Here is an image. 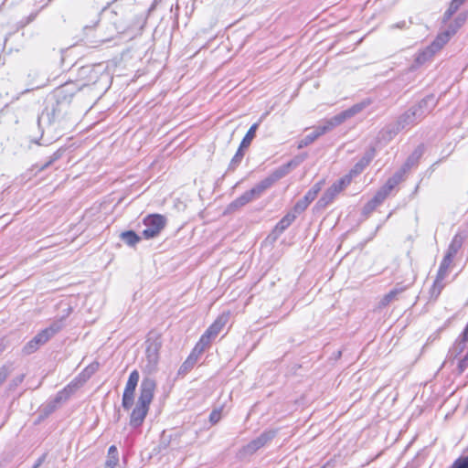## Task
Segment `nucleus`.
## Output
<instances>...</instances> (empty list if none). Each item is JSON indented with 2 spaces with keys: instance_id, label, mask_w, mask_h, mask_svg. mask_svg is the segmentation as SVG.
<instances>
[{
  "instance_id": "nucleus-1",
  "label": "nucleus",
  "mask_w": 468,
  "mask_h": 468,
  "mask_svg": "<svg viewBox=\"0 0 468 468\" xmlns=\"http://www.w3.org/2000/svg\"><path fill=\"white\" fill-rule=\"evenodd\" d=\"M100 73L94 66L81 67L78 71V80L69 81L56 88L51 94L49 105L38 117V122L47 119L49 124L60 121L69 113V106L74 95L83 88L96 84Z\"/></svg>"
},
{
  "instance_id": "nucleus-2",
  "label": "nucleus",
  "mask_w": 468,
  "mask_h": 468,
  "mask_svg": "<svg viewBox=\"0 0 468 468\" xmlns=\"http://www.w3.org/2000/svg\"><path fill=\"white\" fill-rule=\"evenodd\" d=\"M437 105V99L433 94H429L418 103L410 106L401 113L396 122L388 124L384 132L391 139L394 135L403 130H409L423 120Z\"/></svg>"
},
{
  "instance_id": "nucleus-3",
  "label": "nucleus",
  "mask_w": 468,
  "mask_h": 468,
  "mask_svg": "<svg viewBox=\"0 0 468 468\" xmlns=\"http://www.w3.org/2000/svg\"><path fill=\"white\" fill-rule=\"evenodd\" d=\"M156 382L149 377L143 378L140 384V395L135 407L133 409L130 415V425L136 429L144 421L148 413L150 404L154 399Z\"/></svg>"
},
{
  "instance_id": "nucleus-4",
  "label": "nucleus",
  "mask_w": 468,
  "mask_h": 468,
  "mask_svg": "<svg viewBox=\"0 0 468 468\" xmlns=\"http://www.w3.org/2000/svg\"><path fill=\"white\" fill-rule=\"evenodd\" d=\"M371 104V101L369 99H366L358 103L354 104L350 108L341 112L340 113L333 116L330 119L324 121L326 126L330 127V131L335 127L342 124L346 120L354 117L360 112H362L365 108Z\"/></svg>"
},
{
  "instance_id": "nucleus-5",
  "label": "nucleus",
  "mask_w": 468,
  "mask_h": 468,
  "mask_svg": "<svg viewBox=\"0 0 468 468\" xmlns=\"http://www.w3.org/2000/svg\"><path fill=\"white\" fill-rule=\"evenodd\" d=\"M145 229L142 232V236L145 239L157 237L166 225V218L160 214H150L144 220Z\"/></svg>"
},
{
  "instance_id": "nucleus-6",
  "label": "nucleus",
  "mask_w": 468,
  "mask_h": 468,
  "mask_svg": "<svg viewBox=\"0 0 468 468\" xmlns=\"http://www.w3.org/2000/svg\"><path fill=\"white\" fill-rule=\"evenodd\" d=\"M229 320L228 314L219 315L215 322L202 335L199 342L196 345L195 350L198 349V354L202 353L207 346L210 344L212 338L216 337L223 329Z\"/></svg>"
},
{
  "instance_id": "nucleus-7",
  "label": "nucleus",
  "mask_w": 468,
  "mask_h": 468,
  "mask_svg": "<svg viewBox=\"0 0 468 468\" xmlns=\"http://www.w3.org/2000/svg\"><path fill=\"white\" fill-rule=\"evenodd\" d=\"M276 435L275 431H263L259 437L250 441L248 444L243 446L238 452V457L239 459H244L248 456H251L258 450L265 446L269 441H271Z\"/></svg>"
},
{
  "instance_id": "nucleus-8",
  "label": "nucleus",
  "mask_w": 468,
  "mask_h": 468,
  "mask_svg": "<svg viewBox=\"0 0 468 468\" xmlns=\"http://www.w3.org/2000/svg\"><path fill=\"white\" fill-rule=\"evenodd\" d=\"M162 346V341L160 336L154 338H148L146 340V363L144 365V370L148 373L155 371L158 361H159V350Z\"/></svg>"
},
{
  "instance_id": "nucleus-9",
  "label": "nucleus",
  "mask_w": 468,
  "mask_h": 468,
  "mask_svg": "<svg viewBox=\"0 0 468 468\" xmlns=\"http://www.w3.org/2000/svg\"><path fill=\"white\" fill-rule=\"evenodd\" d=\"M139 378L140 376L137 370H133L130 373L122 399V406L125 410H129L134 403V392L138 385Z\"/></svg>"
},
{
  "instance_id": "nucleus-10",
  "label": "nucleus",
  "mask_w": 468,
  "mask_h": 468,
  "mask_svg": "<svg viewBox=\"0 0 468 468\" xmlns=\"http://www.w3.org/2000/svg\"><path fill=\"white\" fill-rule=\"evenodd\" d=\"M264 189L260 183L256 184L251 189L244 192L240 197L234 199L229 205V210H237L254 199L259 198L263 193Z\"/></svg>"
},
{
  "instance_id": "nucleus-11",
  "label": "nucleus",
  "mask_w": 468,
  "mask_h": 468,
  "mask_svg": "<svg viewBox=\"0 0 468 468\" xmlns=\"http://www.w3.org/2000/svg\"><path fill=\"white\" fill-rule=\"evenodd\" d=\"M292 165V163L284 164L275 169L271 176L259 182L264 191L270 188L277 180L285 176L290 172Z\"/></svg>"
},
{
  "instance_id": "nucleus-12",
  "label": "nucleus",
  "mask_w": 468,
  "mask_h": 468,
  "mask_svg": "<svg viewBox=\"0 0 468 468\" xmlns=\"http://www.w3.org/2000/svg\"><path fill=\"white\" fill-rule=\"evenodd\" d=\"M452 262V258H450L449 256H444L440 264L438 273H437L436 279L433 283L434 289H438L439 292H441V290L443 287L442 281L447 276L448 270H449V267Z\"/></svg>"
},
{
  "instance_id": "nucleus-13",
  "label": "nucleus",
  "mask_w": 468,
  "mask_h": 468,
  "mask_svg": "<svg viewBox=\"0 0 468 468\" xmlns=\"http://www.w3.org/2000/svg\"><path fill=\"white\" fill-rule=\"evenodd\" d=\"M78 388L79 383L76 381H71L56 394L55 398L53 399L54 403L60 405L61 403L67 401Z\"/></svg>"
},
{
  "instance_id": "nucleus-14",
  "label": "nucleus",
  "mask_w": 468,
  "mask_h": 468,
  "mask_svg": "<svg viewBox=\"0 0 468 468\" xmlns=\"http://www.w3.org/2000/svg\"><path fill=\"white\" fill-rule=\"evenodd\" d=\"M386 198L387 197L385 194L378 190L375 196L365 204L363 207L362 214L366 217H368L379 205L384 202Z\"/></svg>"
},
{
  "instance_id": "nucleus-15",
  "label": "nucleus",
  "mask_w": 468,
  "mask_h": 468,
  "mask_svg": "<svg viewBox=\"0 0 468 468\" xmlns=\"http://www.w3.org/2000/svg\"><path fill=\"white\" fill-rule=\"evenodd\" d=\"M63 327L62 320H56L49 326L41 330L38 335L46 344L51 337L58 334Z\"/></svg>"
},
{
  "instance_id": "nucleus-16",
  "label": "nucleus",
  "mask_w": 468,
  "mask_h": 468,
  "mask_svg": "<svg viewBox=\"0 0 468 468\" xmlns=\"http://www.w3.org/2000/svg\"><path fill=\"white\" fill-rule=\"evenodd\" d=\"M63 327L62 320H56L49 326L41 330L38 335L46 344L51 337L58 334Z\"/></svg>"
},
{
  "instance_id": "nucleus-17",
  "label": "nucleus",
  "mask_w": 468,
  "mask_h": 468,
  "mask_svg": "<svg viewBox=\"0 0 468 468\" xmlns=\"http://www.w3.org/2000/svg\"><path fill=\"white\" fill-rule=\"evenodd\" d=\"M340 192L333 185L323 194L316 203L318 208H325L330 205Z\"/></svg>"
},
{
  "instance_id": "nucleus-18",
  "label": "nucleus",
  "mask_w": 468,
  "mask_h": 468,
  "mask_svg": "<svg viewBox=\"0 0 468 468\" xmlns=\"http://www.w3.org/2000/svg\"><path fill=\"white\" fill-rule=\"evenodd\" d=\"M451 37H452V36L445 30V31L440 33L436 37V38L431 43V45H429L428 47L435 54L438 51H440L444 47V45H446L449 42Z\"/></svg>"
},
{
  "instance_id": "nucleus-19",
  "label": "nucleus",
  "mask_w": 468,
  "mask_h": 468,
  "mask_svg": "<svg viewBox=\"0 0 468 468\" xmlns=\"http://www.w3.org/2000/svg\"><path fill=\"white\" fill-rule=\"evenodd\" d=\"M197 352L198 353V349L197 350L194 349L193 352L186 359V361L181 365V367H179V369L177 371L178 376H185L194 367V366L197 360Z\"/></svg>"
},
{
  "instance_id": "nucleus-20",
  "label": "nucleus",
  "mask_w": 468,
  "mask_h": 468,
  "mask_svg": "<svg viewBox=\"0 0 468 468\" xmlns=\"http://www.w3.org/2000/svg\"><path fill=\"white\" fill-rule=\"evenodd\" d=\"M423 154V147L419 145L412 154L407 158L406 162L402 165L407 171H409L412 166L418 165L419 160Z\"/></svg>"
},
{
  "instance_id": "nucleus-21",
  "label": "nucleus",
  "mask_w": 468,
  "mask_h": 468,
  "mask_svg": "<svg viewBox=\"0 0 468 468\" xmlns=\"http://www.w3.org/2000/svg\"><path fill=\"white\" fill-rule=\"evenodd\" d=\"M466 18L467 15L465 13H460L454 21L448 26L446 31L452 37L464 25Z\"/></svg>"
},
{
  "instance_id": "nucleus-22",
  "label": "nucleus",
  "mask_w": 468,
  "mask_h": 468,
  "mask_svg": "<svg viewBox=\"0 0 468 468\" xmlns=\"http://www.w3.org/2000/svg\"><path fill=\"white\" fill-rule=\"evenodd\" d=\"M314 199L312 194L307 192L302 199L296 202L293 211L302 214Z\"/></svg>"
},
{
  "instance_id": "nucleus-23",
  "label": "nucleus",
  "mask_w": 468,
  "mask_h": 468,
  "mask_svg": "<svg viewBox=\"0 0 468 468\" xmlns=\"http://www.w3.org/2000/svg\"><path fill=\"white\" fill-rule=\"evenodd\" d=\"M120 238L125 244L131 247L135 246L141 240V237L137 235L133 230L122 232Z\"/></svg>"
},
{
  "instance_id": "nucleus-24",
  "label": "nucleus",
  "mask_w": 468,
  "mask_h": 468,
  "mask_svg": "<svg viewBox=\"0 0 468 468\" xmlns=\"http://www.w3.org/2000/svg\"><path fill=\"white\" fill-rule=\"evenodd\" d=\"M259 128V122H255L253 123L250 129L248 130L247 133L245 134V136L243 137L241 143L239 145H241V148H248L252 140L254 139L255 135H256V132Z\"/></svg>"
},
{
  "instance_id": "nucleus-25",
  "label": "nucleus",
  "mask_w": 468,
  "mask_h": 468,
  "mask_svg": "<svg viewBox=\"0 0 468 468\" xmlns=\"http://www.w3.org/2000/svg\"><path fill=\"white\" fill-rule=\"evenodd\" d=\"M465 0H452L449 8L445 11L442 18L443 23H447L451 17L457 12L459 7Z\"/></svg>"
},
{
  "instance_id": "nucleus-26",
  "label": "nucleus",
  "mask_w": 468,
  "mask_h": 468,
  "mask_svg": "<svg viewBox=\"0 0 468 468\" xmlns=\"http://www.w3.org/2000/svg\"><path fill=\"white\" fill-rule=\"evenodd\" d=\"M435 54L429 47H426L423 50L420 51L415 58V63L417 66L423 65L427 61L431 60Z\"/></svg>"
},
{
  "instance_id": "nucleus-27",
  "label": "nucleus",
  "mask_w": 468,
  "mask_h": 468,
  "mask_svg": "<svg viewBox=\"0 0 468 468\" xmlns=\"http://www.w3.org/2000/svg\"><path fill=\"white\" fill-rule=\"evenodd\" d=\"M244 149L245 148H241V145H239L238 151L229 164L228 172H233L239 165L244 157Z\"/></svg>"
},
{
  "instance_id": "nucleus-28",
  "label": "nucleus",
  "mask_w": 468,
  "mask_h": 468,
  "mask_svg": "<svg viewBox=\"0 0 468 468\" xmlns=\"http://www.w3.org/2000/svg\"><path fill=\"white\" fill-rule=\"evenodd\" d=\"M462 247V238H460L458 235L454 236L452 240L451 241L447 252L445 256H449L450 258H452L456 255L460 248Z\"/></svg>"
},
{
  "instance_id": "nucleus-29",
  "label": "nucleus",
  "mask_w": 468,
  "mask_h": 468,
  "mask_svg": "<svg viewBox=\"0 0 468 468\" xmlns=\"http://www.w3.org/2000/svg\"><path fill=\"white\" fill-rule=\"evenodd\" d=\"M402 292V289H393L389 292L384 295V297L379 302V307H386L392 301H394L399 293Z\"/></svg>"
},
{
  "instance_id": "nucleus-30",
  "label": "nucleus",
  "mask_w": 468,
  "mask_h": 468,
  "mask_svg": "<svg viewBox=\"0 0 468 468\" xmlns=\"http://www.w3.org/2000/svg\"><path fill=\"white\" fill-rule=\"evenodd\" d=\"M64 153V150L62 149H58L48 159V161H47L45 164L41 165L39 166V170L40 171H43L45 170L46 168L49 167L53 163H55L56 161H58V159L61 158L62 154Z\"/></svg>"
},
{
  "instance_id": "nucleus-31",
  "label": "nucleus",
  "mask_w": 468,
  "mask_h": 468,
  "mask_svg": "<svg viewBox=\"0 0 468 468\" xmlns=\"http://www.w3.org/2000/svg\"><path fill=\"white\" fill-rule=\"evenodd\" d=\"M38 12L39 11L32 12L27 16H25L22 19H20L16 24L17 29L24 28L31 22H33L37 18Z\"/></svg>"
},
{
  "instance_id": "nucleus-32",
  "label": "nucleus",
  "mask_w": 468,
  "mask_h": 468,
  "mask_svg": "<svg viewBox=\"0 0 468 468\" xmlns=\"http://www.w3.org/2000/svg\"><path fill=\"white\" fill-rule=\"evenodd\" d=\"M396 186H398L397 182L392 177H389L386 184L379 189V191L385 194V196L388 197V196Z\"/></svg>"
},
{
  "instance_id": "nucleus-33",
  "label": "nucleus",
  "mask_w": 468,
  "mask_h": 468,
  "mask_svg": "<svg viewBox=\"0 0 468 468\" xmlns=\"http://www.w3.org/2000/svg\"><path fill=\"white\" fill-rule=\"evenodd\" d=\"M316 140L315 135L312 133L305 135L303 139H301L298 143V149H302L303 147L308 146L312 143H314Z\"/></svg>"
},
{
  "instance_id": "nucleus-34",
  "label": "nucleus",
  "mask_w": 468,
  "mask_h": 468,
  "mask_svg": "<svg viewBox=\"0 0 468 468\" xmlns=\"http://www.w3.org/2000/svg\"><path fill=\"white\" fill-rule=\"evenodd\" d=\"M351 182V177L348 176H346L337 181H335L333 186H336V189L341 192L343 191Z\"/></svg>"
},
{
  "instance_id": "nucleus-35",
  "label": "nucleus",
  "mask_w": 468,
  "mask_h": 468,
  "mask_svg": "<svg viewBox=\"0 0 468 468\" xmlns=\"http://www.w3.org/2000/svg\"><path fill=\"white\" fill-rule=\"evenodd\" d=\"M25 378V374H20L15 377L8 384V391H14L24 381Z\"/></svg>"
},
{
  "instance_id": "nucleus-36",
  "label": "nucleus",
  "mask_w": 468,
  "mask_h": 468,
  "mask_svg": "<svg viewBox=\"0 0 468 468\" xmlns=\"http://www.w3.org/2000/svg\"><path fill=\"white\" fill-rule=\"evenodd\" d=\"M12 368L10 365H3L0 367V387L5 383L8 376L11 374Z\"/></svg>"
},
{
  "instance_id": "nucleus-37",
  "label": "nucleus",
  "mask_w": 468,
  "mask_h": 468,
  "mask_svg": "<svg viewBox=\"0 0 468 468\" xmlns=\"http://www.w3.org/2000/svg\"><path fill=\"white\" fill-rule=\"evenodd\" d=\"M297 215H299V214L294 212L293 208H292V211L288 212L281 219V221L282 222V224H285V225H287V227H289L295 220V218H297Z\"/></svg>"
},
{
  "instance_id": "nucleus-38",
  "label": "nucleus",
  "mask_w": 468,
  "mask_h": 468,
  "mask_svg": "<svg viewBox=\"0 0 468 468\" xmlns=\"http://www.w3.org/2000/svg\"><path fill=\"white\" fill-rule=\"evenodd\" d=\"M38 346H37V344L34 343V341L31 339L30 341H28L23 347V353L25 355H30L34 352H36L37 349H38Z\"/></svg>"
},
{
  "instance_id": "nucleus-39",
  "label": "nucleus",
  "mask_w": 468,
  "mask_h": 468,
  "mask_svg": "<svg viewBox=\"0 0 468 468\" xmlns=\"http://www.w3.org/2000/svg\"><path fill=\"white\" fill-rule=\"evenodd\" d=\"M452 468H468V456L458 458Z\"/></svg>"
},
{
  "instance_id": "nucleus-40",
  "label": "nucleus",
  "mask_w": 468,
  "mask_h": 468,
  "mask_svg": "<svg viewBox=\"0 0 468 468\" xmlns=\"http://www.w3.org/2000/svg\"><path fill=\"white\" fill-rule=\"evenodd\" d=\"M327 132H330V127L326 126L325 122H324L323 125L316 127L313 133L315 135L317 139L318 137L326 133Z\"/></svg>"
},
{
  "instance_id": "nucleus-41",
  "label": "nucleus",
  "mask_w": 468,
  "mask_h": 468,
  "mask_svg": "<svg viewBox=\"0 0 468 468\" xmlns=\"http://www.w3.org/2000/svg\"><path fill=\"white\" fill-rule=\"evenodd\" d=\"M407 172L408 171L403 166H401V168L399 171H397L391 177L399 185L404 179V176Z\"/></svg>"
},
{
  "instance_id": "nucleus-42",
  "label": "nucleus",
  "mask_w": 468,
  "mask_h": 468,
  "mask_svg": "<svg viewBox=\"0 0 468 468\" xmlns=\"http://www.w3.org/2000/svg\"><path fill=\"white\" fill-rule=\"evenodd\" d=\"M468 368V353L464 356L463 359L459 361L458 364V373L463 374Z\"/></svg>"
},
{
  "instance_id": "nucleus-43",
  "label": "nucleus",
  "mask_w": 468,
  "mask_h": 468,
  "mask_svg": "<svg viewBox=\"0 0 468 468\" xmlns=\"http://www.w3.org/2000/svg\"><path fill=\"white\" fill-rule=\"evenodd\" d=\"M221 419V410H214L209 415V420L212 424H216Z\"/></svg>"
},
{
  "instance_id": "nucleus-44",
  "label": "nucleus",
  "mask_w": 468,
  "mask_h": 468,
  "mask_svg": "<svg viewBox=\"0 0 468 468\" xmlns=\"http://www.w3.org/2000/svg\"><path fill=\"white\" fill-rule=\"evenodd\" d=\"M323 184V181L317 182L307 192L311 193L312 196L315 198L317 197V194L321 191Z\"/></svg>"
},
{
  "instance_id": "nucleus-45",
  "label": "nucleus",
  "mask_w": 468,
  "mask_h": 468,
  "mask_svg": "<svg viewBox=\"0 0 468 468\" xmlns=\"http://www.w3.org/2000/svg\"><path fill=\"white\" fill-rule=\"evenodd\" d=\"M374 152H375V150H374V148H372L370 150V152L367 153V154L362 158V160L360 161L361 167H363L364 165H367L371 161V159L374 156Z\"/></svg>"
},
{
  "instance_id": "nucleus-46",
  "label": "nucleus",
  "mask_w": 468,
  "mask_h": 468,
  "mask_svg": "<svg viewBox=\"0 0 468 468\" xmlns=\"http://www.w3.org/2000/svg\"><path fill=\"white\" fill-rule=\"evenodd\" d=\"M118 462H119V458H116V457L108 458L107 457L104 468H115Z\"/></svg>"
},
{
  "instance_id": "nucleus-47",
  "label": "nucleus",
  "mask_w": 468,
  "mask_h": 468,
  "mask_svg": "<svg viewBox=\"0 0 468 468\" xmlns=\"http://www.w3.org/2000/svg\"><path fill=\"white\" fill-rule=\"evenodd\" d=\"M113 23L115 25L119 24L120 27H122V29H125L126 27H130L132 26V23L128 18H122V17L118 21H113Z\"/></svg>"
},
{
  "instance_id": "nucleus-48",
  "label": "nucleus",
  "mask_w": 468,
  "mask_h": 468,
  "mask_svg": "<svg viewBox=\"0 0 468 468\" xmlns=\"http://www.w3.org/2000/svg\"><path fill=\"white\" fill-rule=\"evenodd\" d=\"M108 458H112V457H116V458H119L118 456V450H117V447L115 445H112L110 446L109 450H108Z\"/></svg>"
},
{
  "instance_id": "nucleus-49",
  "label": "nucleus",
  "mask_w": 468,
  "mask_h": 468,
  "mask_svg": "<svg viewBox=\"0 0 468 468\" xmlns=\"http://www.w3.org/2000/svg\"><path fill=\"white\" fill-rule=\"evenodd\" d=\"M59 405L58 404H55L53 399L50 400L47 406H46V410L48 413H51L53 412Z\"/></svg>"
},
{
  "instance_id": "nucleus-50",
  "label": "nucleus",
  "mask_w": 468,
  "mask_h": 468,
  "mask_svg": "<svg viewBox=\"0 0 468 468\" xmlns=\"http://www.w3.org/2000/svg\"><path fill=\"white\" fill-rule=\"evenodd\" d=\"M47 457V453H43L33 464L32 468H39L42 463L45 462Z\"/></svg>"
},
{
  "instance_id": "nucleus-51",
  "label": "nucleus",
  "mask_w": 468,
  "mask_h": 468,
  "mask_svg": "<svg viewBox=\"0 0 468 468\" xmlns=\"http://www.w3.org/2000/svg\"><path fill=\"white\" fill-rule=\"evenodd\" d=\"M287 228V225L282 224V222L280 220L275 226L274 231H277L280 234L282 233Z\"/></svg>"
},
{
  "instance_id": "nucleus-52",
  "label": "nucleus",
  "mask_w": 468,
  "mask_h": 468,
  "mask_svg": "<svg viewBox=\"0 0 468 468\" xmlns=\"http://www.w3.org/2000/svg\"><path fill=\"white\" fill-rule=\"evenodd\" d=\"M32 340L34 341L35 344H37V346H38V347H40L41 346H43L45 343L44 341L42 340V338L39 336L38 334H37L33 338Z\"/></svg>"
},
{
  "instance_id": "nucleus-53",
  "label": "nucleus",
  "mask_w": 468,
  "mask_h": 468,
  "mask_svg": "<svg viewBox=\"0 0 468 468\" xmlns=\"http://www.w3.org/2000/svg\"><path fill=\"white\" fill-rule=\"evenodd\" d=\"M391 28H399V29H403L406 27V22L405 21H400L399 23H396V24H393L391 27Z\"/></svg>"
},
{
  "instance_id": "nucleus-54",
  "label": "nucleus",
  "mask_w": 468,
  "mask_h": 468,
  "mask_svg": "<svg viewBox=\"0 0 468 468\" xmlns=\"http://www.w3.org/2000/svg\"><path fill=\"white\" fill-rule=\"evenodd\" d=\"M99 20H97L96 22H94L92 25H86L84 27H83V30L84 31H87V30H90V29H92L97 24H98Z\"/></svg>"
},
{
  "instance_id": "nucleus-55",
  "label": "nucleus",
  "mask_w": 468,
  "mask_h": 468,
  "mask_svg": "<svg viewBox=\"0 0 468 468\" xmlns=\"http://www.w3.org/2000/svg\"><path fill=\"white\" fill-rule=\"evenodd\" d=\"M289 163H292V166H297L300 163H301V160H299V158L295 157L294 159L291 160Z\"/></svg>"
},
{
  "instance_id": "nucleus-56",
  "label": "nucleus",
  "mask_w": 468,
  "mask_h": 468,
  "mask_svg": "<svg viewBox=\"0 0 468 468\" xmlns=\"http://www.w3.org/2000/svg\"><path fill=\"white\" fill-rule=\"evenodd\" d=\"M112 13L115 14V15H118L119 13L122 15V16H123V8H120L119 11L117 10H112Z\"/></svg>"
},
{
  "instance_id": "nucleus-57",
  "label": "nucleus",
  "mask_w": 468,
  "mask_h": 468,
  "mask_svg": "<svg viewBox=\"0 0 468 468\" xmlns=\"http://www.w3.org/2000/svg\"><path fill=\"white\" fill-rule=\"evenodd\" d=\"M305 157H306V154H304L301 156H297V158H299V160H301V162L303 161L305 159Z\"/></svg>"
},
{
  "instance_id": "nucleus-58",
  "label": "nucleus",
  "mask_w": 468,
  "mask_h": 468,
  "mask_svg": "<svg viewBox=\"0 0 468 468\" xmlns=\"http://www.w3.org/2000/svg\"><path fill=\"white\" fill-rule=\"evenodd\" d=\"M321 468H331L328 464L322 466Z\"/></svg>"
},
{
  "instance_id": "nucleus-59",
  "label": "nucleus",
  "mask_w": 468,
  "mask_h": 468,
  "mask_svg": "<svg viewBox=\"0 0 468 468\" xmlns=\"http://www.w3.org/2000/svg\"><path fill=\"white\" fill-rule=\"evenodd\" d=\"M3 349L0 347V354L2 353Z\"/></svg>"
}]
</instances>
